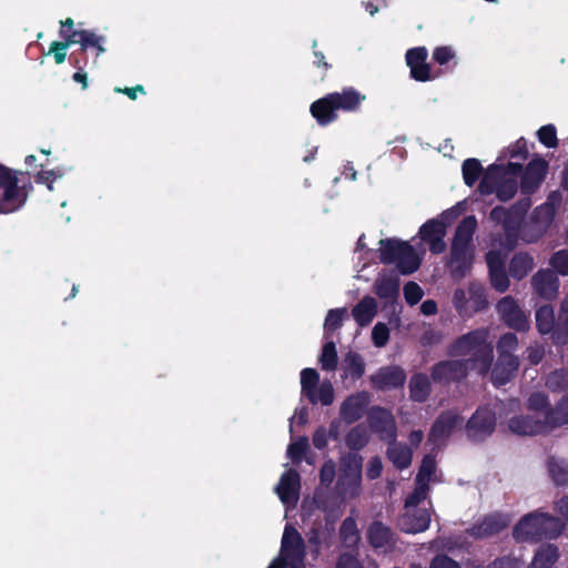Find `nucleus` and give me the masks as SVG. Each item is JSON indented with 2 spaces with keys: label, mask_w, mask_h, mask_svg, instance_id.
<instances>
[{
  "label": "nucleus",
  "mask_w": 568,
  "mask_h": 568,
  "mask_svg": "<svg viewBox=\"0 0 568 568\" xmlns=\"http://www.w3.org/2000/svg\"><path fill=\"white\" fill-rule=\"evenodd\" d=\"M372 341L376 347H384L389 341V328L385 323L378 322L372 329Z\"/></svg>",
  "instance_id": "nucleus-53"
},
{
  "label": "nucleus",
  "mask_w": 568,
  "mask_h": 568,
  "mask_svg": "<svg viewBox=\"0 0 568 568\" xmlns=\"http://www.w3.org/2000/svg\"><path fill=\"white\" fill-rule=\"evenodd\" d=\"M518 348V337L515 333L503 334L496 344L497 359L490 367V382L495 387L508 384L519 369V358L514 353Z\"/></svg>",
  "instance_id": "nucleus-5"
},
{
  "label": "nucleus",
  "mask_w": 568,
  "mask_h": 568,
  "mask_svg": "<svg viewBox=\"0 0 568 568\" xmlns=\"http://www.w3.org/2000/svg\"><path fill=\"white\" fill-rule=\"evenodd\" d=\"M447 224L439 220H428L419 229V236L424 242H429L432 239L445 236Z\"/></svg>",
  "instance_id": "nucleus-41"
},
{
  "label": "nucleus",
  "mask_w": 568,
  "mask_h": 568,
  "mask_svg": "<svg viewBox=\"0 0 568 568\" xmlns=\"http://www.w3.org/2000/svg\"><path fill=\"white\" fill-rule=\"evenodd\" d=\"M336 568H364L358 559L349 554V552H343L338 556Z\"/></svg>",
  "instance_id": "nucleus-64"
},
{
  "label": "nucleus",
  "mask_w": 568,
  "mask_h": 568,
  "mask_svg": "<svg viewBox=\"0 0 568 568\" xmlns=\"http://www.w3.org/2000/svg\"><path fill=\"white\" fill-rule=\"evenodd\" d=\"M496 425V413L487 405L478 406L467 420L465 432L470 442L483 443L494 434Z\"/></svg>",
  "instance_id": "nucleus-8"
},
{
  "label": "nucleus",
  "mask_w": 568,
  "mask_h": 568,
  "mask_svg": "<svg viewBox=\"0 0 568 568\" xmlns=\"http://www.w3.org/2000/svg\"><path fill=\"white\" fill-rule=\"evenodd\" d=\"M341 480L347 488L358 491L362 484L363 458L357 453H349L342 458Z\"/></svg>",
  "instance_id": "nucleus-20"
},
{
  "label": "nucleus",
  "mask_w": 568,
  "mask_h": 568,
  "mask_svg": "<svg viewBox=\"0 0 568 568\" xmlns=\"http://www.w3.org/2000/svg\"><path fill=\"white\" fill-rule=\"evenodd\" d=\"M484 168L478 159L469 158L463 162L462 173L467 186H473L483 175Z\"/></svg>",
  "instance_id": "nucleus-38"
},
{
  "label": "nucleus",
  "mask_w": 568,
  "mask_h": 568,
  "mask_svg": "<svg viewBox=\"0 0 568 568\" xmlns=\"http://www.w3.org/2000/svg\"><path fill=\"white\" fill-rule=\"evenodd\" d=\"M508 154L511 159L520 158L521 160H527L529 156V151L525 138H519L515 144L508 149Z\"/></svg>",
  "instance_id": "nucleus-63"
},
{
  "label": "nucleus",
  "mask_w": 568,
  "mask_h": 568,
  "mask_svg": "<svg viewBox=\"0 0 568 568\" xmlns=\"http://www.w3.org/2000/svg\"><path fill=\"white\" fill-rule=\"evenodd\" d=\"M546 386L554 393H561L568 389V371L555 369L546 378Z\"/></svg>",
  "instance_id": "nucleus-42"
},
{
  "label": "nucleus",
  "mask_w": 568,
  "mask_h": 568,
  "mask_svg": "<svg viewBox=\"0 0 568 568\" xmlns=\"http://www.w3.org/2000/svg\"><path fill=\"white\" fill-rule=\"evenodd\" d=\"M550 265L554 270L562 275H568V250H560L552 254Z\"/></svg>",
  "instance_id": "nucleus-54"
},
{
  "label": "nucleus",
  "mask_w": 568,
  "mask_h": 568,
  "mask_svg": "<svg viewBox=\"0 0 568 568\" xmlns=\"http://www.w3.org/2000/svg\"><path fill=\"white\" fill-rule=\"evenodd\" d=\"M558 558V547L552 544H544L537 549L529 568H552Z\"/></svg>",
  "instance_id": "nucleus-32"
},
{
  "label": "nucleus",
  "mask_w": 568,
  "mask_h": 568,
  "mask_svg": "<svg viewBox=\"0 0 568 568\" xmlns=\"http://www.w3.org/2000/svg\"><path fill=\"white\" fill-rule=\"evenodd\" d=\"M549 170V163L539 154H535L532 160L525 166L520 179L521 195H532L545 181Z\"/></svg>",
  "instance_id": "nucleus-9"
},
{
  "label": "nucleus",
  "mask_w": 568,
  "mask_h": 568,
  "mask_svg": "<svg viewBox=\"0 0 568 568\" xmlns=\"http://www.w3.org/2000/svg\"><path fill=\"white\" fill-rule=\"evenodd\" d=\"M400 281L395 273H382L375 280L374 293L385 303H394L399 296Z\"/></svg>",
  "instance_id": "nucleus-23"
},
{
  "label": "nucleus",
  "mask_w": 568,
  "mask_h": 568,
  "mask_svg": "<svg viewBox=\"0 0 568 568\" xmlns=\"http://www.w3.org/2000/svg\"><path fill=\"white\" fill-rule=\"evenodd\" d=\"M339 538L344 547L354 548L361 539L356 520L353 517H346L339 527Z\"/></svg>",
  "instance_id": "nucleus-36"
},
{
  "label": "nucleus",
  "mask_w": 568,
  "mask_h": 568,
  "mask_svg": "<svg viewBox=\"0 0 568 568\" xmlns=\"http://www.w3.org/2000/svg\"><path fill=\"white\" fill-rule=\"evenodd\" d=\"M568 339V305L562 302L555 332V344H565Z\"/></svg>",
  "instance_id": "nucleus-44"
},
{
  "label": "nucleus",
  "mask_w": 568,
  "mask_h": 568,
  "mask_svg": "<svg viewBox=\"0 0 568 568\" xmlns=\"http://www.w3.org/2000/svg\"><path fill=\"white\" fill-rule=\"evenodd\" d=\"M501 169L503 165L498 164H491L488 166L487 172L483 175L478 185V191L480 194L490 195L495 193L498 184L496 174L501 172Z\"/></svg>",
  "instance_id": "nucleus-39"
},
{
  "label": "nucleus",
  "mask_w": 568,
  "mask_h": 568,
  "mask_svg": "<svg viewBox=\"0 0 568 568\" xmlns=\"http://www.w3.org/2000/svg\"><path fill=\"white\" fill-rule=\"evenodd\" d=\"M547 468L555 486H568V462L551 456L548 458Z\"/></svg>",
  "instance_id": "nucleus-35"
},
{
  "label": "nucleus",
  "mask_w": 568,
  "mask_h": 568,
  "mask_svg": "<svg viewBox=\"0 0 568 568\" xmlns=\"http://www.w3.org/2000/svg\"><path fill=\"white\" fill-rule=\"evenodd\" d=\"M428 491V483L415 480L414 490L405 499V507H417L423 500L426 499Z\"/></svg>",
  "instance_id": "nucleus-47"
},
{
  "label": "nucleus",
  "mask_w": 568,
  "mask_h": 568,
  "mask_svg": "<svg viewBox=\"0 0 568 568\" xmlns=\"http://www.w3.org/2000/svg\"><path fill=\"white\" fill-rule=\"evenodd\" d=\"M565 529L560 518L539 510L525 515L514 527L513 537L518 542H537L555 539Z\"/></svg>",
  "instance_id": "nucleus-4"
},
{
  "label": "nucleus",
  "mask_w": 568,
  "mask_h": 568,
  "mask_svg": "<svg viewBox=\"0 0 568 568\" xmlns=\"http://www.w3.org/2000/svg\"><path fill=\"white\" fill-rule=\"evenodd\" d=\"M511 523L508 515L495 511L485 515L481 519L466 529V534L474 539H485L498 535Z\"/></svg>",
  "instance_id": "nucleus-10"
},
{
  "label": "nucleus",
  "mask_w": 568,
  "mask_h": 568,
  "mask_svg": "<svg viewBox=\"0 0 568 568\" xmlns=\"http://www.w3.org/2000/svg\"><path fill=\"white\" fill-rule=\"evenodd\" d=\"M365 100L366 95L354 87H344L341 91L329 92L312 102L310 113L320 126H327L337 121L339 111H359Z\"/></svg>",
  "instance_id": "nucleus-2"
},
{
  "label": "nucleus",
  "mask_w": 568,
  "mask_h": 568,
  "mask_svg": "<svg viewBox=\"0 0 568 568\" xmlns=\"http://www.w3.org/2000/svg\"><path fill=\"white\" fill-rule=\"evenodd\" d=\"M424 296L422 287L416 282H407L404 285V297L408 305H416Z\"/></svg>",
  "instance_id": "nucleus-55"
},
{
  "label": "nucleus",
  "mask_w": 568,
  "mask_h": 568,
  "mask_svg": "<svg viewBox=\"0 0 568 568\" xmlns=\"http://www.w3.org/2000/svg\"><path fill=\"white\" fill-rule=\"evenodd\" d=\"M18 172L0 163V214L21 209L28 199L26 185H19Z\"/></svg>",
  "instance_id": "nucleus-7"
},
{
  "label": "nucleus",
  "mask_w": 568,
  "mask_h": 568,
  "mask_svg": "<svg viewBox=\"0 0 568 568\" xmlns=\"http://www.w3.org/2000/svg\"><path fill=\"white\" fill-rule=\"evenodd\" d=\"M536 327L541 335H551L555 343V332L557 329V322L555 317V310L550 304L539 306L535 313Z\"/></svg>",
  "instance_id": "nucleus-26"
},
{
  "label": "nucleus",
  "mask_w": 568,
  "mask_h": 568,
  "mask_svg": "<svg viewBox=\"0 0 568 568\" xmlns=\"http://www.w3.org/2000/svg\"><path fill=\"white\" fill-rule=\"evenodd\" d=\"M485 258L488 266V272L506 267V256L500 251L490 250L486 253Z\"/></svg>",
  "instance_id": "nucleus-58"
},
{
  "label": "nucleus",
  "mask_w": 568,
  "mask_h": 568,
  "mask_svg": "<svg viewBox=\"0 0 568 568\" xmlns=\"http://www.w3.org/2000/svg\"><path fill=\"white\" fill-rule=\"evenodd\" d=\"M460 422L462 417L458 413L450 409L442 412L430 427L428 440L432 444H438L442 440H446L452 436Z\"/></svg>",
  "instance_id": "nucleus-16"
},
{
  "label": "nucleus",
  "mask_w": 568,
  "mask_h": 568,
  "mask_svg": "<svg viewBox=\"0 0 568 568\" xmlns=\"http://www.w3.org/2000/svg\"><path fill=\"white\" fill-rule=\"evenodd\" d=\"M406 382L405 371L397 365L381 367L371 376L372 385L381 390L403 387Z\"/></svg>",
  "instance_id": "nucleus-18"
},
{
  "label": "nucleus",
  "mask_w": 568,
  "mask_h": 568,
  "mask_svg": "<svg viewBox=\"0 0 568 568\" xmlns=\"http://www.w3.org/2000/svg\"><path fill=\"white\" fill-rule=\"evenodd\" d=\"M367 422L371 430L381 439L396 440L397 427L392 412L382 406H372L367 414Z\"/></svg>",
  "instance_id": "nucleus-12"
},
{
  "label": "nucleus",
  "mask_w": 568,
  "mask_h": 568,
  "mask_svg": "<svg viewBox=\"0 0 568 568\" xmlns=\"http://www.w3.org/2000/svg\"><path fill=\"white\" fill-rule=\"evenodd\" d=\"M489 219L493 222L503 225L509 246L513 248L516 244L517 235L524 217L518 213H515L510 207L506 209L504 206L497 205L491 209Z\"/></svg>",
  "instance_id": "nucleus-14"
},
{
  "label": "nucleus",
  "mask_w": 568,
  "mask_h": 568,
  "mask_svg": "<svg viewBox=\"0 0 568 568\" xmlns=\"http://www.w3.org/2000/svg\"><path fill=\"white\" fill-rule=\"evenodd\" d=\"M102 40L103 37L95 34L93 31L85 30V33H82V40H79V52L84 54L90 47L93 48L98 45L99 42H102Z\"/></svg>",
  "instance_id": "nucleus-60"
},
{
  "label": "nucleus",
  "mask_w": 568,
  "mask_h": 568,
  "mask_svg": "<svg viewBox=\"0 0 568 568\" xmlns=\"http://www.w3.org/2000/svg\"><path fill=\"white\" fill-rule=\"evenodd\" d=\"M468 371L469 368L463 359H446L432 367L430 377L434 383L450 384L466 378Z\"/></svg>",
  "instance_id": "nucleus-13"
},
{
  "label": "nucleus",
  "mask_w": 568,
  "mask_h": 568,
  "mask_svg": "<svg viewBox=\"0 0 568 568\" xmlns=\"http://www.w3.org/2000/svg\"><path fill=\"white\" fill-rule=\"evenodd\" d=\"M409 70L410 77L418 82H426L436 78V75H432L430 67L426 61L422 64L412 65Z\"/></svg>",
  "instance_id": "nucleus-57"
},
{
  "label": "nucleus",
  "mask_w": 568,
  "mask_h": 568,
  "mask_svg": "<svg viewBox=\"0 0 568 568\" xmlns=\"http://www.w3.org/2000/svg\"><path fill=\"white\" fill-rule=\"evenodd\" d=\"M308 449V438L301 437L287 447V455L294 463H301Z\"/></svg>",
  "instance_id": "nucleus-52"
},
{
  "label": "nucleus",
  "mask_w": 568,
  "mask_h": 568,
  "mask_svg": "<svg viewBox=\"0 0 568 568\" xmlns=\"http://www.w3.org/2000/svg\"><path fill=\"white\" fill-rule=\"evenodd\" d=\"M447 354L452 357H466L463 362L468 368L486 377L494 363V346L489 341V331L481 327L458 336L449 344Z\"/></svg>",
  "instance_id": "nucleus-1"
},
{
  "label": "nucleus",
  "mask_w": 568,
  "mask_h": 568,
  "mask_svg": "<svg viewBox=\"0 0 568 568\" xmlns=\"http://www.w3.org/2000/svg\"><path fill=\"white\" fill-rule=\"evenodd\" d=\"M537 136L539 142L544 144L546 148L552 149L558 145L557 130L554 124L542 125L537 131Z\"/></svg>",
  "instance_id": "nucleus-50"
},
{
  "label": "nucleus",
  "mask_w": 568,
  "mask_h": 568,
  "mask_svg": "<svg viewBox=\"0 0 568 568\" xmlns=\"http://www.w3.org/2000/svg\"><path fill=\"white\" fill-rule=\"evenodd\" d=\"M367 539L373 548H384L394 544V532L382 521L375 520L367 529Z\"/></svg>",
  "instance_id": "nucleus-25"
},
{
  "label": "nucleus",
  "mask_w": 568,
  "mask_h": 568,
  "mask_svg": "<svg viewBox=\"0 0 568 568\" xmlns=\"http://www.w3.org/2000/svg\"><path fill=\"white\" fill-rule=\"evenodd\" d=\"M379 261L385 264H396L403 275L416 272L420 266V260L414 247L406 241L396 237L379 241Z\"/></svg>",
  "instance_id": "nucleus-6"
},
{
  "label": "nucleus",
  "mask_w": 568,
  "mask_h": 568,
  "mask_svg": "<svg viewBox=\"0 0 568 568\" xmlns=\"http://www.w3.org/2000/svg\"><path fill=\"white\" fill-rule=\"evenodd\" d=\"M334 388L331 382L324 381L318 387L317 390H314V399L315 402H310L315 405L321 403L323 406H329L334 402Z\"/></svg>",
  "instance_id": "nucleus-48"
},
{
  "label": "nucleus",
  "mask_w": 568,
  "mask_h": 568,
  "mask_svg": "<svg viewBox=\"0 0 568 568\" xmlns=\"http://www.w3.org/2000/svg\"><path fill=\"white\" fill-rule=\"evenodd\" d=\"M346 314L347 310L345 307L333 308L327 312L324 322V332L326 337H328L331 334H333L335 331L342 327Z\"/></svg>",
  "instance_id": "nucleus-43"
},
{
  "label": "nucleus",
  "mask_w": 568,
  "mask_h": 568,
  "mask_svg": "<svg viewBox=\"0 0 568 568\" xmlns=\"http://www.w3.org/2000/svg\"><path fill=\"white\" fill-rule=\"evenodd\" d=\"M430 514L427 509L415 508L406 511L400 518V528L406 534H419L428 529Z\"/></svg>",
  "instance_id": "nucleus-24"
},
{
  "label": "nucleus",
  "mask_w": 568,
  "mask_h": 568,
  "mask_svg": "<svg viewBox=\"0 0 568 568\" xmlns=\"http://www.w3.org/2000/svg\"><path fill=\"white\" fill-rule=\"evenodd\" d=\"M343 377L353 382L361 379L365 374V362L361 354L349 351L342 363Z\"/></svg>",
  "instance_id": "nucleus-30"
},
{
  "label": "nucleus",
  "mask_w": 568,
  "mask_h": 568,
  "mask_svg": "<svg viewBox=\"0 0 568 568\" xmlns=\"http://www.w3.org/2000/svg\"><path fill=\"white\" fill-rule=\"evenodd\" d=\"M377 313V303L372 296H364L352 310V315L359 326H367Z\"/></svg>",
  "instance_id": "nucleus-28"
},
{
  "label": "nucleus",
  "mask_w": 568,
  "mask_h": 568,
  "mask_svg": "<svg viewBox=\"0 0 568 568\" xmlns=\"http://www.w3.org/2000/svg\"><path fill=\"white\" fill-rule=\"evenodd\" d=\"M436 471V460L430 455H425L416 475V481H425L429 484L432 476Z\"/></svg>",
  "instance_id": "nucleus-49"
},
{
  "label": "nucleus",
  "mask_w": 568,
  "mask_h": 568,
  "mask_svg": "<svg viewBox=\"0 0 568 568\" xmlns=\"http://www.w3.org/2000/svg\"><path fill=\"white\" fill-rule=\"evenodd\" d=\"M409 397L413 402L424 403L432 393L429 377L424 373H415L409 379Z\"/></svg>",
  "instance_id": "nucleus-27"
},
{
  "label": "nucleus",
  "mask_w": 568,
  "mask_h": 568,
  "mask_svg": "<svg viewBox=\"0 0 568 568\" xmlns=\"http://www.w3.org/2000/svg\"><path fill=\"white\" fill-rule=\"evenodd\" d=\"M368 443L369 434L366 426L363 424H357L352 427L345 436L346 446L355 453L365 448Z\"/></svg>",
  "instance_id": "nucleus-34"
},
{
  "label": "nucleus",
  "mask_w": 568,
  "mask_h": 568,
  "mask_svg": "<svg viewBox=\"0 0 568 568\" xmlns=\"http://www.w3.org/2000/svg\"><path fill=\"white\" fill-rule=\"evenodd\" d=\"M454 58L455 52L452 47L448 45L437 47L433 51L434 61L440 65L447 64Z\"/></svg>",
  "instance_id": "nucleus-62"
},
{
  "label": "nucleus",
  "mask_w": 568,
  "mask_h": 568,
  "mask_svg": "<svg viewBox=\"0 0 568 568\" xmlns=\"http://www.w3.org/2000/svg\"><path fill=\"white\" fill-rule=\"evenodd\" d=\"M531 286L540 297L552 300L558 293L559 280L554 271L539 270L531 277Z\"/></svg>",
  "instance_id": "nucleus-22"
},
{
  "label": "nucleus",
  "mask_w": 568,
  "mask_h": 568,
  "mask_svg": "<svg viewBox=\"0 0 568 568\" xmlns=\"http://www.w3.org/2000/svg\"><path fill=\"white\" fill-rule=\"evenodd\" d=\"M508 428L513 434L520 436L545 435L551 432L546 416L544 419L530 415L513 416L508 420Z\"/></svg>",
  "instance_id": "nucleus-15"
},
{
  "label": "nucleus",
  "mask_w": 568,
  "mask_h": 568,
  "mask_svg": "<svg viewBox=\"0 0 568 568\" xmlns=\"http://www.w3.org/2000/svg\"><path fill=\"white\" fill-rule=\"evenodd\" d=\"M386 455L387 458L393 463L395 468H397L398 470L406 469L412 464V449L406 445L396 443L395 440L390 442Z\"/></svg>",
  "instance_id": "nucleus-31"
},
{
  "label": "nucleus",
  "mask_w": 568,
  "mask_h": 568,
  "mask_svg": "<svg viewBox=\"0 0 568 568\" xmlns=\"http://www.w3.org/2000/svg\"><path fill=\"white\" fill-rule=\"evenodd\" d=\"M428 51L425 47H416L407 50L405 58L409 68L412 65L422 64L427 60Z\"/></svg>",
  "instance_id": "nucleus-56"
},
{
  "label": "nucleus",
  "mask_w": 568,
  "mask_h": 568,
  "mask_svg": "<svg viewBox=\"0 0 568 568\" xmlns=\"http://www.w3.org/2000/svg\"><path fill=\"white\" fill-rule=\"evenodd\" d=\"M526 408L534 413L544 412L546 414V412L552 407L550 406L548 395L538 390L529 395L526 402Z\"/></svg>",
  "instance_id": "nucleus-46"
},
{
  "label": "nucleus",
  "mask_w": 568,
  "mask_h": 568,
  "mask_svg": "<svg viewBox=\"0 0 568 568\" xmlns=\"http://www.w3.org/2000/svg\"><path fill=\"white\" fill-rule=\"evenodd\" d=\"M301 557H306L305 541L296 528L287 525L282 537L280 558L286 561Z\"/></svg>",
  "instance_id": "nucleus-21"
},
{
  "label": "nucleus",
  "mask_w": 568,
  "mask_h": 568,
  "mask_svg": "<svg viewBox=\"0 0 568 568\" xmlns=\"http://www.w3.org/2000/svg\"><path fill=\"white\" fill-rule=\"evenodd\" d=\"M534 266V257L529 253H516L509 262V275L513 278L520 281L532 271Z\"/></svg>",
  "instance_id": "nucleus-29"
},
{
  "label": "nucleus",
  "mask_w": 568,
  "mask_h": 568,
  "mask_svg": "<svg viewBox=\"0 0 568 568\" xmlns=\"http://www.w3.org/2000/svg\"><path fill=\"white\" fill-rule=\"evenodd\" d=\"M371 402L369 393L366 390L357 392L347 396L339 408V415L346 424H354L359 420Z\"/></svg>",
  "instance_id": "nucleus-17"
},
{
  "label": "nucleus",
  "mask_w": 568,
  "mask_h": 568,
  "mask_svg": "<svg viewBox=\"0 0 568 568\" xmlns=\"http://www.w3.org/2000/svg\"><path fill=\"white\" fill-rule=\"evenodd\" d=\"M477 227V220L474 215L464 217L456 227L447 263L450 275L460 280L470 271L474 252L471 247L473 235Z\"/></svg>",
  "instance_id": "nucleus-3"
},
{
  "label": "nucleus",
  "mask_w": 568,
  "mask_h": 568,
  "mask_svg": "<svg viewBox=\"0 0 568 568\" xmlns=\"http://www.w3.org/2000/svg\"><path fill=\"white\" fill-rule=\"evenodd\" d=\"M320 374L315 368H304L301 372V392L310 402H315L314 390H317Z\"/></svg>",
  "instance_id": "nucleus-37"
},
{
  "label": "nucleus",
  "mask_w": 568,
  "mask_h": 568,
  "mask_svg": "<svg viewBox=\"0 0 568 568\" xmlns=\"http://www.w3.org/2000/svg\"><path fill=\"white\" fill-rule=\"evenodd\" d=\"M489 281L491 287L495 288L499 293H504L509 288L510 282L508 278V274L505 268L489 271Z\"/></svg>",
  "instance_id": "nucleus-51"
},
{
  "label": "nucleus",
  "mask_w": 568,
  "mask_h": 568,
  "mask_svg": "<svg viewBox=\"0 0 568 568\" xmlns=\"http://www.w3.org/2000/svg\"><path fill=\"white\" fill-rule=\"evenodd\" d=\"M320 365L323 371L333 372L338 364L336 345L333 341L326 342L322 347Z\"/></svg>",
  "instance_id": "nucleus-40"
},
{
  "label": "nucleus",
  "mask_w": 568,
  "mask_h": 568,
  "mask_svg": "<svg viewBox=\"0 0 568 568\" xmlns=\"http://www.w3.org/2000/svg\"><path fill=\"white\" fill-rule=\"evenodd\" d=\"M501 321L516 332L526 333L530 328L529 316L520 308L516 300L508 295L496 305Z\"/></svg>",
  "instance_id": "nucleus-11"
},
{
  "label": "nucleus",
  "mask_w": 568,
  "mask_h": 568,
  "mask_svg": "<svg viewBox=\"0 0 568 568\" xmlns=\"http://www.w3.org/2000/svg\"><path fill=\"white\" fill-rule=\"evenodd\" d=\"M306 539L311 549V554L317 557L320 555L322 546L321 529L318 527H312L306 532Z\"/></svg>",
  "instance_id": "nucleus-59"
},
{
  "label": "nucleus",
  "mask_w": 568,
  "mask_h": 568,
  "mask_svg": "<svg viewBox=\"0 0 568 568\" xmlns=\"http://www.w3.org/2000/svg\"><path fill=\"white\" fill-rule=\"evenodd\" d=\"M301 489V476L297 470L291 468L282 474L275 488L276 494L284 505H294L298 500Z\"/></svg>",
  "instance_id": "nucleus-19"
},
{
  "label": "nucleus",
  "mask_w": 568,
  "mask_h": 568,
  "mask_svg": "<svg viewBox=\"0 0 568 568\" xmlns=\"http://www.w3.org/2000/svg\"><path fill=\"white\" fill-rule=\"evenodd\" d=\"M429 568H462V566L448 555L438 554L430 560Z\"/></svg>",
  "instance_id": "nucleus-61"
},
{
  "label": "nucleus",
  "mask_w": 568,
  "mask_h": 568,
  "mask_svg": "<svg viewBox=\"0 0 568 568\" xmlns=\"http://www.w3.org/2000/svg\"><path fill=\"white\" fill-rule=\"evenodd\" d=\"M546 418L551 430L568 425V394L546 412Z\"/></svg>",
  "instance_id": "nucleus-33"
},
{
  "label": "nucleus",
  "mask_w": 568,
  "mask_h": 568,
  "mask_svg": "<svg viewBox=\"0 0 568 568\" xmlns=\"http://www.w3.org/2000/svg\"><path fill=\"white\" fill-rule=\"evenodd\" d=\"M518 182L515 178L501 179L498 181L495 194L501 202L513 199L518 191Z\"/></svg>",
  "instance_id": "nucleus-45"
}]
</instances>
